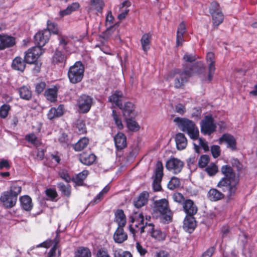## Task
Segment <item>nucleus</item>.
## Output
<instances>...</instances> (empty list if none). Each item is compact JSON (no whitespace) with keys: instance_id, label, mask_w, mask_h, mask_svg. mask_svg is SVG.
<instances>
[{"instance_id":"f257e3e1","label":"nucleus","mask_w":257,"mask_h":257,"mask_svg":"<svg viewBox=\"0 0 257 257\" xmlns=\"http://www.w3.org/2000/svg\"><path fill=\"white\" fill-rule=\"evenodd\" d=\"M221 173L224 175L218 182L217 187L226 191V197L231 199L235 196L238 189L239 176L236 174L231 167L223 165L221 168Z\"/></svg>"},{"instance_id":"f03ea898","label":"nucleus","mask_w":257,"mask_h":257,"mask_svg":"<svg viewBox=\"0 0 257 257\" xmlns=\"http://www.w3.org/2000/svg\"><path fill=\"white\" fill-rule=\"evenodd\" d=\"M199 63L197 62L189 70H185L181 71L179 70H175L171 71L169 75L168 79H173L174 87L176 88H182L185 83L187 82L189 77L192 76L195 73H197V67Z\"/></svg>"},{"instance_id":"7ed1b4c3","label":"nucleus","mask_w":257,"mask_h":257,"mask_svg":"<svg viewBox=\"0 0 257 257\" xmlns=\"http://www.w3.org/2000/svg\"><path fill=\"white\" fill-rule=\"evenodd\" d=\"M174 121L182 131L187 133L191 139L193 140L198 139L199 130L192 120L177 117L174 119Z\"/></svg>"},{"instance_id":"20e7f679","label":"nucleus","mask_w":257,"mask_h":257,"mask_svg":"<svg viewBox=\"0 0 257 257\" xmlns=\"http://www.w3.org/2000/svg\"><path fill=\"white\" fill-rule=\"evenodd\" d=\"M153 210L159 212L163 216L164 223H168L171 221L173 213L170 209L169 202L166 199L155 201Z\"/></svg>"},{"instance_id":"39448f33","label":"nucleus","mask_w":257,"mask_h":257,"mask_svg":"<svg viewBox=\"0 0 257 257\" xmlns=\"http://www.w3.org/2000/svg\"><path fill=\"white\" fill-rule=\"evenodd\" d=\"M84 67L80 61L76 62L71 66L68 72L69 79L72 83L75 84L80 82L84 75Z\"/></svg>"},{"instance_id":"423d86ee","label":"nucleus","mask_w":257,"mask_h":257,"mask_svg":"<svg viewBox=\"0 0 257 257\" xmlns=\"http://www.w3.org/2000/svg\"><path fill=\"white\" fill-rule=\"evenodd\" d=\"M132 224L129 226L130 232L134 236L137 233L142 234L145 232L144 230L145 219L142 213H140L138 215L135 216L132 219Z\"/></svg>"},{"instance_id":"0eeeda50","label":"nucleus","mask_w":257,"mask_h":257,"mask_svg":"<svg viewBox=\"0 0 257 257\" xmlns=\"http://www.w3.org/2000/svg\"><path fill=\"white\" fill-rule=\"evenodd\" d=\"M209 13L212 16L213 27H217L224 19L223 15L218 3L213 2L209 8Z\"/></svg>"},{"instance_id":"6e6552de","label":"nucleus","mask_w":257,"mask_h":257,"mask_svg":"<svg viewBox=\"0 0 257 257\" xmlns=\"http://www.w3.org/2000/svg\"><path fill=\"white\" fill-rule=\"evenodd\" d=\"M60 241L59 231L57 230L56 235L53 239H48L45 242L37 245V247H44L48 248L53 245L48 253L47 257H57L56 254V249L58 248V244Z\"/></svg>"},{"instance_id":"1a4fd4ad","label":"nucleus","mask_w":257,"mask_h":257,"mask_svg":"<svg viewBox=\"0 0 257 257\" xmlns=\"http://www.w3.org/2000/svg\"><path fill=\"white\" fill-rule=\"evenodd\" d=\"M47 23V28L46 30L49 31L50 34L53 33L58 35V39L60 46L64 47L65 45H67L69 43L68 38L67 36L63 35L61 34L59 30L57 25L50 20H48Z\"/></svg>"},{"instance_id":"9d476101","label":"nucleus","mask_w":257,"mask_h":257,"mask_svg":"<svg viewBox=\"0 0 257 257\" xmlns=\"http://www.w3.org/2000/svg\"><path fill=\"white\" fill-rule=\"evenodd\" d=\"M163 169L162 163L158 161L156 165L155 177L153 182V188L155 191H159L161 190V182L163 176Z\"/></svg>"},{"instance_id":"9b49d317","label":"nucleus","mask_w":257,"mask_h":257,"mask_svg":"<svg viewBox=\"0 0 257 257\" xmlns=\"http://www.w3.org/2000/svg\"><path fill=\"white\" fill-rule=\"evenodd\" d=\"M216 126L211 115L205 116L201 123V132L204 135H211L216 130Z\"/></svg>"},{"instance_id":"f8f14e48","label":"nucleus","mask_w":257,"mask_h":257,"mask_svg":"<svg viewBox=\"0 0 257 257\" xmlns=\"http://www.w3.org/2000/svg\"><path fill=\"white\" fill-rule=\"evenodd\" d=\"M93 103V98L88 95L83 94L77 100V104L81 113H87L90 110Z\"/></svg>"},{"instance_id":"ddd939ff","label":"nucleus","mask_w":257,"mask_h":257,"mask_svg":"<svg viewBox=\"0 0 257 257\" xmlns=\"http://www.w3.org/2000/svg\"><path fill=\"white\" fill-rule=\"evenodd\" d=\"M44 51L42 48L39 47H34L29 49L26 52L25 61L28 63H35L38 58L43 54Z\"/></svg>"},{"instance_id":"4468645a","label":"nucleus","mask_w":257,"mask_h":257,"mask_svg":"<svg viewBox=\"0 0 257 257\" xmlns=\"http://www.w3.org/2000/svg\"><path fill=\"white\" fill-rule=\"evenodd\" d=\"M183 166V162L180 160L175 158H170L166 164V168L175 174L180 173Z\"/></svg>"},{"instance_id":"2eb2a0df","label":"nucleus","mask_w":257,"mask_h":257,"mask_svg":"<svg viewBox=\"0 0 257 257\" xmlns=\"http://www.w3.org/2000/svg\"><path fill=\"white\" fill-rule=\"evenodd\" d=\"M68 45V44L64 47L63 46H60L59 44L58 48L56 50V51L53 56V63H62L66 60L67 55L64 53V52L67 53L69 51Z\"/></svg>"},{"instance_id":"dca6fc26","label":"nucleus","mask_w":257,"mask_h":257,"mask_svg":"<svg viewBox=\"0 0 257 257\" xmlns=\"http://www.w3.org/2000/svg\"><path fill=\"white\" fill-rule=\"evenodd\" d=\"M50 33L47 30H43L39 31L34 36L35 43L38 45L37 47H42L49 41Z\"/></svg>"},{"instance_id":"f3484780","label":"nucleus","mask_w":257,"mask_h":257,"mask_svg":"<svg viewBox=\"0 0 257 257\" xmlns=\"http://www.w3.org/2000/svg\"><path fill=\"white\" fill-rule=\"evenodd\" d=\"M206 63L208 66V76L207 80L210 82L213 78L215 70V59L214 54L212 52H208L206 55Z\"/></svg>"},{"instance_id":"a211bd4d","label":"nucleus","mask_w":257,"mask_h":257,"mask_svg":"<svg viewBox=\"0 0 257 257\" xmlns=\"http://www.w3.org/2000/svg\"><path fill=\"white\" fill-rule=\"evenodd\" d=\"M0 200L3 205L7 208H11L15 206L17 201V198L15 196L10 194V192H4L0 197Z\"/></svg>"},{"instance_id":"6ab92c4d","label":"nucleus","mask_w":257,"mask_h":257,"mask_svg":"<svg viewBox=\"0 0 257 257\" xmlns=\"http://www.w3.org/2000/svg\"><path fill=\"white\" fill-rule=\"evenodd\" d=\"M124 98V95L121 91L115 90L108 97V101L119 107V108H121L122 102Z\"/></svg>"},{"instance_id":"aec40b11","label":"nucleus","mask_w":257,"mask_h":257,"mask_svg":"<svg viewBox=\"0 0 257 257\" xmlns=\"http://www.w3.org/2000/svg\"><path fill=\"white\" fill-rule=\"evenodd\" d=\"M15 44V39L14 37L7 35L0 34V50L11 47Z\"/></svg>"},{"instance_id":"412c9836","label":"nucleus","mask_w":257,"mask_h":257,"mask_svg":"<svg viewBox=\"0 0 257 257\" xmlns=\"http://www.w3.org/2000/svg\"><path fill=\"white\" fill-rule=\"evenodd\" d=\"M220 144L225 143L227 144V147L232 150H235L236 148V143L233 136L228 134H225L219 139Z\"/></svg>"},{"instance_id":"4be33fe9","label":"nucleus","mask_w":257,"mask_h":257,"mask_svg":"<svg viewBox=\"0 0 257 257\" xmlns=\"http://www.w3.org/2000/svg\"><path fill=\"white\" fill-rule=\"evenodd\" d=\"M183 208L187 216H194L197 212L198 208L191 199H187L183 204Z\"/></svg>"},{"instance_id":"5701e85b","label":"nucleus","mask_w":257,"mask_h":257,"mask_svg":"<svg viewBox=\"0 0 257 257\" xmlns=\"http://www.w3.org/2000/svg\"><path fill=\"white\" fill-rule=\"evenodd\" d=\"M114 141L116 149L122 150L127 146L126 137L125 135L121 133L118 132L114 137Z\"/></svg>"},{"instance_id":"b1692460","label":"nucleus","mask_w":257,"mask_h":257,"mask_svg":"<svg viewBox=\"0 0 257 257\" xmlns=\"http://www.w3.org/2000/svg\"><path fill=\"white\" fill-rule=\"evenodd\" d=\"M122 114L125 118L136 116L135 106L134 104L131 102H126L124 103L123 106H121Z\"/></svg>"},{"instance_id":"393cba45","label":"nucleus","mask_w":257,"mask_h":257,"mask_svg":"<svg viewBox=\"0 0 257 257\" xmlns=\"http://www.w3.org/2000/svg\"><path fill=\"white\" fill-rule=\"evenodd\" d=\"M196 227V221L193 216H186L184 220L183 228L186 231L191 233Z\"/></svg>"},{"instance_id":"a878e982","label":"nucleus","mask_w":257,"mask_h":257,"mask_svg":"<svg viewBox=\"0 0 257 257\" xmlns=\"http://www.w3.org/2000/svg\"><path fill=\"white\" fill-rule=\"evenodd\" d=\"M113 239L118 243H122L127 239V235L124 231L123 227H117L114 233Z\"/></svg>"},{"instance_id":"bb28decb","label":"nucleus","mask_w":257,"mask_h":257,"mask_svg":"<svg viewBox=\"0 0 257 257\" xmlns=\"http://www.w3.org/2000/svg\"><path fill=\"white\" fill-rule=\"evenodd\" d=\"M96 156L93 154H88L83 152L80 155L79 160L84 165L89 166L96 160Z\"/></svg>"},{"instance_id":"cd10ccee","label":"nucleus","mask_w":257,"mask_h":257,"mask_svg":"<svg viewBox=\"0 0 257 257\" xmlns=\"http://www.w3.org/2000/svg\"><path fill=\"white\" fill-rule=\"evenodd\" d=\"M149 194L147 191L142 192L134 202L136 207L139 208L145 205L148 201Z\"/></svg>"},{"instance_id":"c85d7f7f","label":"nucleus","mask_w":257,"mask_h":257,"mask_svg":"<svg viewBox=\"0 0 257 257\" xmlns=\"http://www.w3.org/2000/svg\"><path fill=\"white\" fill-rule=\"evenodd\" d=\"M186 31V28L184 22H182L178 26L177 32V36H176V45L177 46H179L181 45L184 42V34L185 33Z\"/></svg>"},{"instance_id":"c756f323","label":"nucleus","mask_w":257,"mask_h":257,"mask_svg":"<svg viewBox=\"0 0 257 257\" xmlns=\"http://www.w3.org/2000/svg\"><path fill=\"white\" fill-rule=\"evenodd\" d=\"M64 110V107L62 104L59 105L57 108H51L47 114L48 118L49 119H52L55 117H60L63 114Z\"/></svg>"},{"instance_id":"7c9ffc66","label":"nucleus","mask_w":257,"mask_h":257,"mask_svg":"<svg viewBox=\"0 0 257 257\" xmlns=\"http://www.w3.org/2000/svg\"><path fill=\"white\" fill-rule=\"evenodd\" d=\"M114 221L117 224L118 227H124L126 223V217L121 209H118L115 212Z\"/></svg>"},{"instance_id":"2f4dec72","label":"nucleus","mask_w":257,"mask_h":257,"mask_svg":"<svg viewBox=\"0 0 257 257\" xmlns=\"http://www.w3.org/2000/svg\"><path fill=\"white\" fill-rule=\"evenodd\" d=\"M126 127L128 131L132 132H137L139 131L141 126L136 119L132 117L125 118Z\"/></svg>"},{"instance_id":"473e14b6","label":"nucleus","mask_w":257,"mask_h":257,"mask_svg":"<svg viewBox=\"0 0 257 257\" xmlns=\"http://www.w3.org/2000/svg\"><path fill=\"white\" fill-rule=\"evenodd\" d=\"M175 142L177 148L179 150L184 149L187 146V139L183 134H177L175 137Z\"/></svg>"},{"instance_id":"72a5a7b5","label":"nucleus","mask_w":257,"mask_h":257,"mask_svg":"<svg viewBox=\"0 0 257 257\" xmlns=\"http://www.w3.org/2000/svg\"><path fill=\"white\" fill-rule=\"evenodd\" d=\"M21 206L23 209L27 211L31 210L33 208L32 199L28 195L22 196L20 198Z\"/></svg>"},{"instance_id":"f704fd0d","label":"nucleus","mask_w":257,"mask_h":257,"mask_svg":"<svg viewBox=\"0 0 257 257\" xmlns=\"http://www.w3.org/2000/svg\"><path fill=\"white\" fill-rule=\"evenodd\" d=\"M208 199L212 201H216L224 197L223 194L217 189L211 188L207 193Z\"/></svg>"},{"instance_id":"c9c22d12","label":"nucleus","mask_w":257,"mask_h":257,"mask_svg":"<svg viewBox=\"0 0 257 257\" xmlns=\"http://www.w3.org/2000/svg\"><path fill=\"white\" fill-rule=\"evenodd\" d=\"M12 67L16 70L23 72L26 67L25 62L21 57H17L13 61Z\"/></svg>"},{"instance_id":"e433bc0d","label":"nucleus","mask_w":257,"mask_h":257,"mask_svg":"<svg viewBox=\"0 0 257 257\" xmlns=\"http://www.w3.org/2000/svg\"><path fill=\"white\" fill-rule=\"evenodd\" d=\"M80 7V5L77 2L73 3L69 5L65 10L60 11L59 14L61 17L71 14L72 12L77 10Z\"/></svg>"},{"instance_id":"4c0bfd02","label":"nucleus","mask_w":257,"mask_h":257,"mask_svg":"<svg viewBox=\"0 0 257 257\" xmlns=\"http://www.w3.org/2000/svg\"><path fill=\"white\" fill-rule=\"evenodd\" d=\"M20 97L27 100H30L32 97V92L29 87L23 86L18 90Z\"/></svg>"},{"instance_id":"58836bf2","label":"nucleus","mask_w":257,"mask_h":257,"mask_svg":"<svg viewBox=\"0 0 257 257\" xmlns=\"http://www.w3.org/2000/svg\"><path fill=\"white\" fill-rule=\"evenodd\" d=\"M89 143V140L87 138H82L74 145L73 148L75 151H81L87 147Z\"/></svg>"},{"instance_id":"ea45409f","label":"nucleus","mask_w":257,"mask_h":257,"mask_svg":"<svg viewBox=\"0 0 257 257\" xmlns=\"http://www.w3.org/2000/svg\"><path fill=\"white\" fill-rule=\"evenodd\" d=\"M151 40V35L149 34H145L143 35L141 43L143 50L147 52L150 48V45Z\"/></svg>"},{"instance_id":"a19ab883","label":"nucleus","mask_w":257,"mask_h":257,"mask_svg":"<svg viewBox=\"0 0 257 257\" xmlns=\"http://www.w3.org/2000/svg\"><path fill=\"white\" fill-rule=\"evenodd\" d=\"M74 257H91V252L87 247H79L75 251Z\"/></svg>"},{"instance_id":"79ce46f5","label":"nucleus","mask_w":257,"mask_h":257,"mask_svg":"<svg viewBox=\"0 0 257 257\" xmlns=\"http://www.w3.org/2000/svg\"><path fill=\"white\" fill-rule=\"evenodd\" d=\"M47 99L52 102H55L57 97V89L56 87L47 89L45 92Z\"/></svg>"},{"instance_id":"37998d69","label":"nucleus","mask_w":257,"mask_h":257,"mask_svg":"<svg viewBox=\"0 0 257 257\" xmlns=\"http://www.w3.org/2000/svg\"><path fill=\"white\" fill-rule=\"evenodd\" d=\"M88 174L87 170H83L81 172L77 174L74 178L73 180L78 185H82L84 180L86 179Z\"/></svg>"},{"instance_id":"c03bdc74","label":"nucleus","mask_w":257,"mask_h":257,"mask_svg":"<svg viewBox=\"0 0 257 257\" xmlns=\"http://www.w3.org/2000/svg\"><path fill=\"white\" fill-rule=\"evenodd\" d=\"M58 188L63 195L67 197L70 195V186L68 184H64L63 183H59L58 184Z\"/></svg>"},{"instance_id":"a18cd8bd","label":"nucleus","mask_w":257,"mask_h":257,"mask_svg":"<svg viewBox=\"0 0 257 257\" xmlns=\"http://www.w3.org/2000/svg\"><path fill=\"white\" fill-rule=\"evenodd\" d=\"M151 236L159 240H164L165 239L166 235L161 230L158 228H154Z\"/></svg>"},{"instance_id":"49530a36","label":"nucleus","mask_w":257,"mask_h":257,"mask_svg":"<svg viewBox=\"0 0 257 257\" xmlns=\"http://www.w3.org/2000/svg\"><path fill=\"white\" fill-rule=\"evenodd\" d=\"M22 188L21 186H19L16 183H13L10 187V190L7 191V192H10L11 195L15 196L16 198H18V196L20 194Z\"/></svg>"},{"instance_id":"de8ad7c7","label":"nucleus","mask_w":257,"mask_h":257,"mask_svg":"<svg viewBox=\"0 0 257 257\" xmlns=\"http://www.w3.org/2000/svg\"><path fill=\"white\" fill-rule=\"evenodd\" d=\"M91 5L98 12L101 13L104 4L102 0H91Z\"/></svg>"},{"instance_id":"09e8293b","label":"nucleus","mask_w":257,"mask_h":257,"mask_svg":"<svg viewBox=\"0 0 257 257\" xmlns=\"http://www.w3.org/2000/svg\"><path fill=\"white\" fill-rule=\"evenodd\" d=\"M180 180L176 177H173L168 184V188L170 190H174L179 187Z\"/></svg>"},{"instance_id":"8fccbe9b","label":"nucleus","mask_w":257,"mask_h":257,"mask_svg":"<svg viewBox=\"0 0 257 257\" xmlns=\"http://www.w3.org/2000/svg\"><path fill=\"white\" fill-rule=\"evenodd\" d=\"M76 128L78 130L77 133L83 134L86 132L85 124L83 120L78 119L76 121Z\"/></svg>"},{"instance_id":"3c124183","label":"nucleus","mask_w":257,"mask_h":257,"mask_svg":"<svg viewBox=\"0 0 257 257\" xmlns=\"http://www.w3.org/2000/svg\"><path fill=\"white\" fill-rule=\"evenodd\" d=\"M11 109L10 105L7 104H3L0 107V117L2 118H5L8 115L9 112Z\"/></svg>"},{"instance_id":"603ef678","label":"nucleus","mask_w":257,"mask_h":257,"mask_svg":"<svg viewBox=\"0 0 257 257\" xmlns=\"http://www.w3.org/2000/svg\"><path fill=\"white\" fill-rule=\"evenodd\" d=\"M26 140L36 146H39L41 144V142L37 139V138L34 134L27 135L26 136Z\"/></svg>"},{"instance_id":"864d4df0","label":"nucleus","mask_w":257,"mask_h":257,"mask_svg":"<svg viewBox=\"0 0 257 257\" xmlns=\"http://www.w3.org/2000/svg\"><path fill=\"white\" fill-rule=\"evenodd\" d=\"M172 198L174 201L181 205H183L186 200H185L184 196L179 192L174 193L172 195Z\"/></svg>"},{"instance_id":"5fc2aeb1","label":"nucleus","mask_w":257,"mask_h":257,"mask_svg":"<svg viewBox=\"0 0 257 257\" xmlns=\"http://www.w3.org/2000/svg\"><path fill=\"white\" fill-rule=\"evenodd\" d=\"M112 116L117 127L119 130L122 129L123 127V125L122 123L121 120L119 118V116L117 114L115 110H112Z\"/></svg>"},{"instance_id":"6e6d98bb","label":"nucleus","mask_w":257,"mask_h":257,"mask_svg":"<svg viewBox=\"0 0 257 257\" xmlns=\"http://www.w3.org/2000/svg\"><path fill=\"white\" fill-rule=\"evenodd\" d=\"M205 171L209 176H212L218 172V168L216 165L213 164L206 167Z\"/></svg>"},{"instance_id":"4d7b16f0","label":"nucleus","mask_w":257,"mask_h":257,"mask_svg":"<svg viewBox=\"0 0 257 257\" xmlns=\"http://www.w3.org/2000/svg\"><path fill=\"white\" fill-rule=\"evenodd\" d=\"M209 158L207 155H202L198 161V165L200 168H204L206 166L209 162Z\"/></svg>"},{"instance_id":"13d9d810","label":"nucleus","mask_w":257,"mask_h":257,"mask_svg":"<svg viewBox=\"0 0 257 257\" xmlns=\"http://www.w3.org/2000/svg\"><path fill=\"white\" fill-rule=\"evenodd\" d=\"M96 257H111L108 250L105 248H100L96 252Z\"/></svg>"},{"instance_id":"bf43d9fd","label":"nucleus","mask_w":257,"mask_h":257,"mask_svg":"<svg viewBox=\"0 0 257 257\" xmlns=\"http://www.w3.org/2000/svg\"><path fill=\"white\" fill-rule=\"evenodd\" d=\"M46 84L45 82L41 81L36 84L35 91L38 94L42 92L46 88Z\"/></svg>"},{"instance_id":"052dcab7","label":"nucleus","mask_w":257,"mask_h":257,"mask_svg":"<svg viewBox=\"0 0 257 257\" xmlns=\"http://www.w3.org/2000/svg\"><path fill=\"white\" fill-rule=\"evenodd\" d=\"M211 152L212 156L214 158L218 157L220 155V147L217 145H213L211 147Z\"/></svg>"},{"instance_id":"680f3d73","label":"nucleus","mask_w":257,"mask_h":257,"mask_svg":"<svg viewBox=\"0 0 257 257\" xmlns=\"http://www.w3.org/2000/svg\"><path fill=\"white\" fill-rule=\"evenodd\" d=\"M59 175L60 177L63 180H64L66 182L68 183L71 180V178L69 176L68 172L66 170H61L59 173Z\"/></svg>"},{"instance_id":"e2e57ef3","label":"nucleus","mask_w":257,"mask_h":257,"mask_svg":"<svg viewBox=\"0 0 257 257\" xmlns=\"http://www.w3.org/2000/svg\"><path fill=\"white\" fill-rule=\"evenodd\" d=\"M231 163L233 167L236 168L237 171H240L243 168L242 165L237 159H232L231 160Z\"/></svg>"},{"instance_id":"0e129e2a","label":"nucleus","mask_w":257,"mask_h":257,"mask_svg":"<svg viewBox=\"0 0 257 257\" xmlns=\"http://www.w3.org/2000/svg\"><path fill=\"white\" fill-rule=\"evenodd\" d=\"M199 144L205 152H207L209 150L208 143L204 139L201 138H199Z\"/></svg>"},{"instance_id":"69168bd1","label":"nucleus","mask_w":257,"mask_h":257,"mask_svg":"<svg viewBox=\"0 0 257 257\" xmlns=\"http://www.w3.org/2000/svg\"><path fill=\"white\" fill-rule=\"evenodd\" d=\"M129 11L130 10L128 9H124V10L119 9L120 14L117 16L118 19L120 20L124 19L128 14Z\"/></svg>"},{"instance_id":"338daca9","label":"nucleus","mask_w":257,"mask_h":257,"mask_svg":"<svg viewBox=\"0 0 257 257\" xmlns=\"http://www.w3.org/2000/svg\"><path fill=\"white\" fill-rule=\"evenodd\" d=\"M198 159V156H196L195 155L191 156L188 160H187V164L188 166L191 168V167L194 166L195 164L197 162Z\"/></svg>"},{"instance_id":"774afa93","label":"nucleus","mask_w":257,"mask_h":257,"mask_svg":"<svg viewBox=\"0 0 257 257\" xmlns=\"http://www.w3.org/2000/svg\"><path fill=\"white\" fill-rule=\"evenodd\" d=\"M175 108V111L180 114H183L186 111L185 106L181 103L177 104Z\"/></svg>"}]
</instances>
